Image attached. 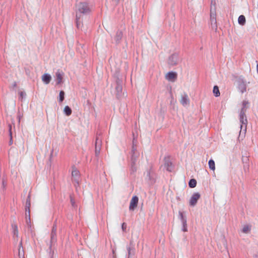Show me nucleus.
<instances>
[{
	"label": "nucleus",
	"instance_id": "obj_1",
	"mask_svg": "<svg viewBox=\"0 0 258 258\" xmlns=\"http://www.w3.org/2000/svg\"><path fill=\"white\" fill-rule=\"evenodd\" d=\"M76 24L78 27L82 24V22L80 20L81 16L80 14H87L90 12V9L87 3L85 2H81L76 5Z\"/></svg>",
	"mask_w": 258,
	"mask_h": 258
},
{
	"label": "nucleus",
	"instance_id": "obj_2",
	"mask_svg": "<svg viewBox=\"0 0 258 258\" xmlns=\"http://www.w3.org/2000/svg\"><path fill=\"white\" fill-rule=\"evenodd\" d=\"M139 202V198L137 196H133L130 201L129 209L131 211H134L137 207Z\"/></svg>",
	"mask_w": 258,
	"mask_h": 258
},
{
	"label": "nucleus",
	"instance_id": "obj_3",
	"mask_svg": "<svg viewBox=\"0 0 258 258\" xmlns=\"http://www.w3.org/2000/svg\"><path fill=\"white\" fill-rule=\"evenodd\" d=\"M164 168L168 171H171L173 169V165L169 157L164 158Z\"/></svg>",
	"mask_w": 258,
	"mask_h": 258
},
{
	"label": "nucleus",
	"instance_id": "obj_4",
	"mask_svg": "<svg viewBox=\"0 0 258 258\" xmlns=\"http://www.w3.org/2000/svg\"><path fill=\"white\" fill-rule=\"evenodd\" d=\"M200 194L198 192L194 194L189 200V205L191 206H195L198 200L200 199Z\"/></svg>",
	"mask_w": 258,
	"mask_h": 258
},
{
	"label": "nucleus",
	"instance_id": "obj_5",
	"mask_svg": "<svg viewBox=\"0 0 258 258\" xmlns=\"http://www.w3.org/2000/svg\"><path fill=\"white\" fill-rule=\"evenodd\" d=\"M179 215L180 216V220L183 225L182 231L184 232H186L187 231L186 219L181 212H179Z\"/></svg>",
	"mask_w": 258,
	"mask_h": 258
},
{
	"label": "nucleus",
	"instance_id": "obj_6",
	"mask_svg": "<svg viewBox=\"0 0 258 258\" xmlns=\"http://www.w3.org/2000/svg\"><path fill=\"white\" fill-rule=\"evenodd\" d=\"M165 78L169 81L174 82L177 78V74L173 72H169L166 75Z\"/></svg>",
	"mask_w": 258,
	"mask_h": 258
},
{
	"label": "nucleus",
	"instance_id": "obj_7",
	"mask_svg": "<svg viewBox=\"0 0 258 258\" xmlns=\"http://www.w3.org/2000/svg\"><path fill=\"white\" fill-rule=\"evenodd\" d=\"M63 73L62 71L58 70L56 73L57 84H60L62 82Z\"/></svg>",
	"mask_w": 258,
	"mask_h": 258
},
{
	"label": "nucleus",
	"instance_id": "obj_8",
	"mask_svg": "<svg viewBox=\"0 0 258 258\" xmlns=\"http://www.w3.org/2000/svg\"><path fill=\"white\" fill-rule=\"evenodd\" d=\"M51 79V77L50 75L48 74H44L42 76V81L45 83L46 84H48L50 82V80Z\"/></svg>",
	"mask_w": 258,
	"mask_h": 258
},
{
	"label": "nucleus",
	"instance_id": "obj_9",
	"mask_svg": "<svg viewBox=\"0 0 258 258\" xmlns=\"http://www.w3.org/2000/svg\"><path fill=\"white\" fill-rule=\"evenodd\" d=\"M180 102L183 106L188 104L189 103V99L187 95L185 94L182 96Z\"/></svg>",
	"mask_w": 258,
	"mask_h": 258
},
{
	"label": "nucleus",
	"instance_id": "obj_10",
	"mask_svg": "<svg viewBox=\"0 0 258 258\" xmlns=\"http://www.w3.org/2000/svg\"><path fill=\"white\" fill-rule=\"evenodd\" d=\"M80 175V173L79 170L75 167H73L72 171V175L75 179H77Z\"/></svg>",
	"mask_w": 258,
	"mask_h": 258
},
{
	"label": "nucleus",
	"instance_id": "obj_11",
	"mask_svg": "<svg viewBox=\"0 0 258 258\" xmlns=\"http://www.w3.org/2000/svg\"><path fill=\"white\" fill-rule=\"evenodd\" d=\"M238 23L242 26L245 24L246 19L244 15H240L238 19Z\"/></svg>",
	"mask_w": 258,
	"mask_h": 258
},
{
	"label": "nucleus",
	"instance_id": "obj_12",
	"mask_svg": "<svg viewBox=\"0 0 258 258\" xmlns=\"http://www.w3.org/2000/svg\"><path fill=\"white\" fill-rule=\"evenodd\" d=\"M239 89L240 90V92L243 93L244 92H245L246 91V86L245 83L244 82H242L239 85Z\"/></svg>",
	"mask_w": 258,
	"mask_h": 258
},
{
	"label": "nucleus",
	"instance_id": "obj_13",
	"mask_svg": "<svg viewBox=\"0 0 258 258\" xmlns=\"http://www.w3.org/2000/svg\"><path fill=\"white\" fill-rule=\"evenodd\" d=\"M251 230V226L248 225H244L242 231L244 233H248Z\"/></svg>",
	"mask_w": 258,
	"mask_h": 258
},
{
	"label": "nucleus",
	"instance_id": "obj_14",
	"mask_svg": "<svg viewBox=\"0 0 258 258\" xmlns=\"http://www.w3.org/2000/svg\"><path fill=\"white\" fill-rule=\"evenodd\" d=\"M213 93L216 97H218L220 95L219 88L217 86H215L213 90Z\"/></svg>",
	"mask_w": 258,
	"mask_h": 258
},
{
	"label": "nucleus",
	"instance_id": "obj_15",
	"mask_svg": "<svg viewBox=\"0 0 258 258\" xmlns=\"http://www.w3.org/2000/svg\"><path fill=\"white\" fill-rule=\"evenodd\" d=\"M63 111H64V113L67 116H70L72 114V110H71V108L68 106H65Z\"/></svg>",
	"mask_w": 258,
	"mask_h": 258
},
{
	"label": "nucleus",
	"instance_id": "obj_16",
	"mask_svg": "<svg viewBox=\"0 0 258 258\" xmlns=\"http://www.w3.org/2000/svg\"><path fill=\"white\" fill-rule=\"evenodd\" d=\"M208 164H209V168L214 171L215 170V162L211 159L209 161V163H208Z\"/></svg>",
	"mask_w": 258,
	"mask_h": 258
},
{
	"label": "nucleus",
	"instance_id": "obj_17",
	"mask_svg": "<svg viewBox=\"0 0 258 258\" xmlns=\"http://www.w3.org/2000/svg\"><path fill=\"white\" fill-rule=\"evenodd\" d=\"M189 186L191 188H194L196 186L197 181L195 179H191L189 180L188 183Z\"/></svg>",
	"mask_w": 258,
	"mask_h": 258
},
{
	"label": "nucleus",
	"instance_id": "obj_18",
	"mask_svg": "<svg viewBox=\"0 0 258 258\" xmlns=\"http://www.w3.org/2000/svg\"><path fill=\"white\" fill-rule=\"evenodd\" d=\"M211 20L212 22L216 23V13L215 10H211Z\"/></svg>",
	"mask_w": 258,
	"mask_h": 258
},
{
	"label": "nucleus",
	"instance_id": "obj_19",
	"mask_svg": "<svg viewBox=\"0 0 258 258\" xmlns=\"http://www.w3.org/2000/svg\"><path fill=\"white\" fill-rule=\"evenodd\" d=\"M64 93L63 91H61L59 92V101L62 102L64 100Z\"/></svg>",
	"mask_w": 258,
	"mask_h": 258
},
{
	"label": "nucleus",
	"instance_id": "obj_20",
	"mask_svg": "<svg viewBox=\"0 0 258 258\" xmlns=\"http://www.w3.org/2000/svg\"><path fill=\"white\" fill-rule=\"evenodd\" d=\"M171 59H175V60H173L172 62H171V63L172 64H176L177 63V56L176 55H172L171 56Z\"/></svg>",
	"mask_w": 258,
	"mask_h": 258
},
{
	"label": "nucleus",
	"instance_id": "obj_21",
	"mask_svg": "<svg viewBox=\"0 0 258 258\" xmlns=\"http://www.w3.org/2000/svg\"><path fill=\"white\" fill-rule=\"evenodd\" d=\"M14 234L17 235L18 233V231L17 230V226L16 225H15L14 226Z\"/></svg>",
	"mask_w": 258,
	"mask_h": 258
},
{
	"label": "nucleus",
	"instance_id": "obj_22",
	"mask_svg": "<svg viewBox=\"0 0 258 258\" xmlns=\"http://www.w3.org/2000/svg\"><path fill=\"white\" fill-rule=\"evenodd\" d=\"M26 212H28V214H29V218H30V207H27L26 208Z\"/></svg>",
	"mask_w": 258,
	"mask_h": 258
},
{
	"label": "nucleus",
	"instance_id": "obj_23",
	"mask_svg": "<svg viewBox=\"0 0 258 258\" xmlns=\"http://www.w3.org/2000/svg\"><path fill=\"white\" fill-rule=\"evenodd\" d=\"M19 94H20V97H21V99H23V96H24V95H25V93H24L23 92H22V91H21V92H20L19 93Z\"/></svg>",
	"mask_w": 258,
	"mask_h": 258
},
{
	"label": "nucleus",
	"instance_id": "obj_24",
	"mask_svg": "<svg viewBox=\"0 0 258 258\" xmlns=\"http://www.w3.org/2000/svg\"><path fill=\"white\" fill-rule=\"evenodd\" d=\"M71 204L73 206H74L75 205V201L72 198V197H71Z\"/></svg>",
	"mask_w": 258,
	"mask_h": 258
},
{
	"label": "nucleus",
	"instance_id": "obj_25",
	"mask_svg": "<svg viewBox=\"0 0 258 258\" xmlns=\"http://www.w3.org/2000/svg\"><path fill=\"white\" fill-rule=\"evenodd\" d=\"M30 207V201H29L28 200L27 201V202H26V207Z\"/></svg>",
	"mask_w": 258,
	"mask_h": 258
},
{
	"label": "nucleus",
	"instance_id": "obj_26",
	"mask_svg": "<svg viewBox=\"0 0 258 258\" xmlns=\"http://www.w3.org/2000/svg\"><path fill=\"white\" fill-rule=\"evenodd\" d=\"M99 153V150H97V147H96V154H98Z\"/></svg>",
	"mask_w": 258,
	"mask_h": 258
},
{
	"label": "nucleus",
	"instance_id": "obj_27",
	"mask_svg": "<svg viewBox=\"0 0 258 258\" xmlns=\"http://www.w3.org/2000/svg\"><path fill=\"white\" fill-rule=\"evenodd\" d=\"M124 225L125 224L124 223L122 225V228L123 230H124V229L125 228V227H124Z\"/></svg>",
	"mask_w": 258,
	"mask_h": 258
},
{
	"label": "nucleus",
	"instance_id": "obj_28",
	"mask_svg": "<svg viewBox=\"0 0 258 258\" xmlns=\"http://www.w3.org/2000/svg\"><path fill=\"white\" fill-rule=\"evenodd\" d=\"M128 255H130V253H131V249H130V248H128Z\"/></svg>",
	"mask_w": 258,
	"mask_h": 258
},
{
	"label": "nucleus",
	"instance_id": "obj_29",
	"mask_svg": "<svg viewBox=\"0 0 258 258\" xmlns=\"http://www.w3.org/2000/svg\"><path fill=\"white\" fill-rule=\"evenodd\" d=\"M243 103H244V104H246V102H243Z\"/></svg>",
	"mask_w": 258,
	"mask_h": 258
},
{
	"label": "nucleus",
	"instance_id": "obj_30",
	"mask_svg": "<svg viewBox=\"0 0 258 258\" xmlns=\"http://www.w3.org/2000/svg\"><path fill=\"white\" fill-rule=\"evenodd\" d=\"M243 103H244V104H246V102H243Z\"/></svg>",
	"mask_w": 258,
	"mask_h": 258
}]
</instances>
